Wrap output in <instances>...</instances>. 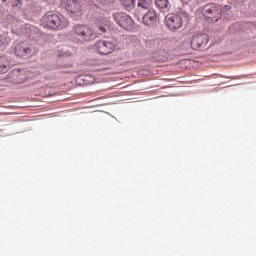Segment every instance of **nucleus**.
<instances>
[{
  "instance_id": "14",
  "label": "nucleus",
  "mask_w": 256,
  "mask_h": 256,
  "mask_svg": "<svg viewBox=\"0 0 256 256\" xmlns=\"http://www.w3.org/2000/svg\"><path fill=\"white\" fill-rule=\"evenodd\" d=\"M10 68V60L6 56H0V74L8 72Z\"/></svg>"
},
{
  "instance_id": "9",
  "label": "nucleus",
  "mask_w": 256,
  "mask_h": 256,
  "mask_svg": "<svg viewBox=\"0 0 256 256\" xmlns=\"http://www.w3.org/2000/svg\"><path fill=\"white\" fill-rule=\"evenodd\" d=\"M14 52L17 57H26L31 54V47L26 42H20L15 45Z\"/></svg>"
},
{
  "instance_id": "1",
  "label": "nucleus",
  "mask_w": 256,
  "mask_h": 256,
  "mask_svg": "<svg viewBox=\"0 0 256 256\" xmlns=\"http://www.w3.org/2000/svg\"><path fill=\"white\" fill-rule=\"evenodd\" d=\"M187 21L188 14L183 11L167 14L165 18L166 27L172 33L179 31Z\"/></svg>"
},
{
  "instance_id": "13",
  "label": "nucleus",
  "mask_w": 256,
  "mask_h": 256,
  "mask_svg": "<svg viewBox=\"0 0 256 256\" xmlns=\"http://www.w3.org/2000/svg\"><path fill=\"white\" fill-rule=\"evenodd\" d=\"M66 10L71 13H78L81 11V5L78 0H67L66 1Z\"/></svg>"
},
{
  "instance_id": "19",
  "label": "nucleus",
  "mask_w": 256,
  "mask_h": 256,
  "mask_svg": "<svg viewBox=\"0 0 256 256\" xmlns=\"http://www.w3.org/2000/svg\"><path fill=\"white\" fill-rule=\"evenodd\" d=\"M4 40H5V38L3 37V36H0V41H3V43L2 44H4L5 42H4Z\"/></svg>"
},
{
  "instance_id": "4",
  "label": "nucleus",
  "mask_w": 256,
  "mask_h": 256,
  "mask_svg": "<svg viewBox=\"0 0 256 256\" xmlns=\"http://www.w3.org/2000/svg\"><path fill=\"white\" fill-rule=\"evenodd\" d=\"M209 43V36L206 34H196L192 36L191 48L194 50H205Z\"/></svg>"
},
{
  "instance_id": "7",
  "label": "nucleus",
  "mask_w": 256,
  "mask_h": 256,
  "mask_svg": "<svg viewBox=\"0 0 256 256\" xmlns=\"http://www.w3.org/2000/svg\"><path fill=\"white\" fill-rule=\"evenodd\" d=\"M44 23L49 29L57 30L62 27L61 17L57 14H52L51 12L44 15Z\"/></svg>"
},
{
  "instance_id": "10",
  "label": "nucleus",
  "mask_w": 256,
  "mask_h": 256,
  "mask_svg": "<svg viewBox=\"0 0 256 256\" xmlns=\"http://www.w3.org/2000/svg\"><path fill=\"white\" fill-rule=\"evenodd\" d=\"M157 21V15L155 10L151 9L142 16V23L145 26H154Z\"/></svg>"
},
{
  "instance_id": "8",
  "label": "nucleus",
  "mask_w": 256,
  "mask_h": 256,
  "mask_svg": "<svg viewBox=\"0 0 256 256\" xmlns=\"http://www.w3.org/2000/svg\"><path fill=\"white\" fill-rule=\"evenodd\" d=\"M9 79L12 80L14 84H23L27 81L26 70L14 69L12 73L9 74Z\"/></svg>"
},
{
  "instance_id": "16",
  "label": "nucleus",
  "mask_w": 256,
  "mask_h": 256,
  "mask_svg": "<svg viewBox=\"0 0 256 256\" xmlns=\"http://www.w3.org/2000/svg\"><path fill=\"white\" fill-rule=\"evenodd\" d=\"M156 5L161 10H168V0H156Z\"/></svg>"
},
{
  "instance_id": "18",
  "label": "nucleus",
  "mask_w": 256,
  "mask_h": 256,
  "mask_svg": "<svg viewBox=\"0 0 256 256\" xmlns=\"http://www.w3.org/2000/svg\"><path fill=\"white\" fill-rule=\"evenodd\" d=\"M19 4H21V0H16L13 2V6H18Z\"/></svg>"
},
{
  "instance_id": "3",
  "label": "nucleus",
  "mask_w": 256,
  "mask_h": 256,
  "mask_svg": "<svg viewBox=\"0 0 256 256\" xmlns=\"http://www.w3.org/2000/svg\"><path fill=\"white\" fill-rule=\"evenodd\" d=\"M119 27H122L126 31H131L134 27L132 18L123 12H117L112 15Z\"/></svg>"
},
{
  "instance_id": "6",
  "label": "nucleus",
  "mask_w": 256,
  "mask_h": 256,
  "mask_svg": "<svg viewBox=\"0 0 256 256\" xmlns=\"http://www.w3.org/2000/svg\"><path fill=\"white\" fill-rule=\"evenodd\" d=\"M97 52L102 56L112 54L115 50V44L112 41L98 40L95 44Z\"/></svg>"
},
{
  "instance_id": "20",
  "label": "nucleus",
  "mask_w": 256,
  "mask_h": 256,
  "mask_svg": "<svg viewBox=\"0 0 256 256\" xmlns=\"http://www.w3.org/2000/svg\"><path fill=\"white\" fill-rule=\"evenodd\" d=\"M2 2H3V3H6V2H8V0H2Z\"/></svg>"
},
{
  "instance_id": "17",
  "label": "nucleus",
  "mask_w": 256,
  "mask_h": 256,
  "mask_svg": "<svg viewBox=\"0 0 256 256\" xmlns=\"http://www.w3.org/2000/svg\"><path fill=\"white\" fill-rule=\"evenodd\" d=\"M122 5L127 9H132L136 5V0H122Z\"/></svg>"
},
{
  "instance_id": "2",
  "label": "nucleus",
  "mask_w": 256,
  "mask_h": 256,
  "mask_svg": "<svg viewBox=\"0 0 256 256\" xmlns=\"http://www.w3.org/2000/svg\"><path fill=\"white\" fill-rule=\"evenodd\" d=\"M73 32L81 41L89 42L94 41L96 38L93 29L85 24H76L73 27Z\"/></svg>"
},
{
  "instance_id": "11",
  "label": "nucleus",
  "mask_w": 256,
  "mask_h": 256,
  "mask_svg": "<svg viewBox=\"0 0 256 256\" xmlns=\"http://www.w3.org/2000/svg\"><path fill=\"white\" fill-rule=\"evenodd\" d=\"M76 83L79 86L86 87L95 83V77L93 75H80L76 78Z\"/></svg>"
},
{
  "instance_id": "12",
  "label": "nucleus",
  "mask_w": 256,
  "mask_h": 256,
  "mask_svg": "<svg viewBox=\"0 0 256 256\" xmlns=\"http://www.w3.org/2000/svg\"><path fill=\"white\" fill-rule=\"evenodd\" d=\"M96 30L99 34H104L109 28V21L107 18L99 17L96 23Z\"/></svg>"
},
{
  "instance_id": "15",
  "label": "nucleus",
  "mask_w": 256,
  "mask_h": 256,
  "mask_svg": "<svg viewBox=\"0 0 256 256\" xmlns=\"http://www.w3.org/2000/svg\"><path fill=\"white\" fill-rule=\"evenodd\" d=\"M137 7L141 10H150L151 1L150 0H137Z\"/></svg>"
},
{
  "instance_id": "5",
  "label": "nucleus",
  "mask_w": 256,
  "mask_h": 256,
  "mask_svg": "<svg viewBox=\"0 0 256 256\" xmlns=\"http://www.w3.org/2000/svg\"><path fill=\"white\" fill-rule=\"evenodd\" d=\"M203 15L206 19H211L212 22H217L222 18L221 9L215 5H206L203 8Z\"/></svg>"
}]
</instances>
